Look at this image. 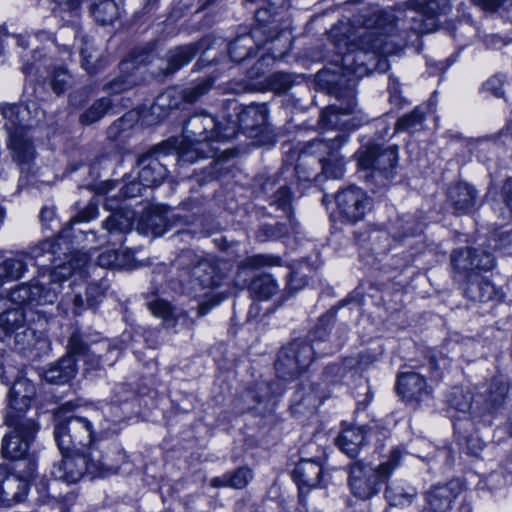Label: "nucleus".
<instances>
[{
    "mask_svg": "<svg viewBox=\"0 0 512 512\" xmlns=\"http://www.w3.org/2000/svg\"><path fill=\"white\" fill-rule=\"evenodd\" d=\"M132 218L121 212L110 215L104 222L103 228L108 234H125L131 230Z\"/></svg>",
    "mask_w": 512,
    "mask_h": 512,
    "instance_id": "44",
    "label": "nucleus"
},
{
    "mask_svg": "<svg viewBox=\"0 0 512 512\" xmlns=\"http://www.w3.org/2000/svg\"><path fill=\"white\" fill-rule=\"evenodd\" d=\"M36 470L35 461L29 459L24 462L23 468H16L15 472L7 474L0 481V507L9 508L26 499L29 483L36 477Z\"/></svg>",
    "mask_w": 512,
    "mask_h": 512,
    "instance_id": "12",
    "label": "nucleus"
},
{
    "mask_svg": "<svg viewBox=\"0 0 512 512\" xmlns=\"http://www.w3.org/2000/svg\"><path fill=\"white\" fill-rule=\"evenodd\" d=\"M111 105L110 99L106 97L95 100L93 104L81 114L80 122L84 125H91L99 121L106 115Z\"/></svg>",
    "mask_w": 512,
    "mask_h": 512,
    "instance_id": "43",
    "label": "nucleus"
},
{
    "mask_svg": "<svg viewBox=\"0 0 512 512\" xmlns=\"http://www.w3.org/2000/svg\"><path fill=\"white\" fill-rule=\"evenodd\" d=\"M478 258V250L469 247L454 250L451 254V263L459 272H475V261Z\"/></svg>",
    "mask_w": 512,
    "mask_h": 512,
    "instance_id": "41",
    "label": "nucleus"
},
{
    "mask_svg": "<svg viewBox=\"0 0 512 512\" xmlns=\"http://www.w3.org/2000/svg\"><path fill=\"white\" fill-rule=\"evenodd\" d=\"M254 297L266 300L277 293L279 285L270 274H261L254 278L249 286Z\"/></svg>",
    "mask_w": 512,
    "mask_h": 512,
    "instance_id": "39",
    "label": "nucleus"
},
{
    "mask_svg": "<svg viewBox=\"0 0 512 512\" xmlns=\"http://www.w3.org/2000/svg\"><path fill=\"white\" fill-rule=\"evenodd\" d=\"M336 444L348 457L355 458L365 445L364 430L359 427L346 428L336 438Z\"/></svg>",
    "mask_w": 512,
    "mask_h": 512,
    "instance_id": "34",
    "label": "nucleus"
},
{
    "mask_svg": "<svg viewBox=\"0 0 512 512\" xmlns=\"http://www.w3.org/2000/svg\"><path fill=\"white\" fill-rule=\"evenodd\" d=\"M495 265L493 255L486 251H478V258L475 261V272L491 270Z\"/></svg>",
    "mask_w": 512,
    "mask_h": 512,
    "instance_id": "63",
    "label": "nucleus"
},
{
    "mask_svg": "<svg viewBox=\"0 0 512 512\" xmlns=\"http://www.w3.org/2000/svg\"><path fill=\"white\" fill-rule=\"evenodd\" d=\"M396 389L399 395L408 402L420 403L429 399L432 388L419 373L409 371L398 375Z\"/></svg>",
    "mask_w": 512,
    "mask_h": 512,
    "instance_id": "19",
    "label": "nucleus"
},
{
    "mask_svg": "<svg viewBox=\"0 0 512 512\" xmlns=\"http://www.w3.org/2000/svg\"><path fill=\"white\" fill-rule=\"evenodd\" d=\"M91 13L101 25L113 23L119 15L118 6L114 0H91Z\"/></svg>",
    "mask_w": 512,
    "mask_h": 512,
    "instance_id": "38",
    "label": "nucleus"
},
{
    "mask_svg": "<svg viewBox=\"0 0 512 512\" xmlns=\"http://www.w3.org/2000/svg\"><path fill=\"white\" fill-rule=\"evenodd\" d=\"M61 454L63 458L53 466L51 475L54 479L67 484L77 483L85 477L94 479L105 476L112 468L99 449Z\"/></svg>",
    "mask_w": 512,
    "mask_h": 512,
    "instance_id": "6",
    "label": "nucleus"
},
{
    "mask_svg": "<svg viewBox=\"0 0 512 512\" xmlns=\"http://www.w3.org/2000/svg\"><path fill=\"white\" fill-rule=\"evenodd\" d=\"M97 263L103 268H119L123 265L116 250H106L99 254Z\"/></svg>",
    "mask_w": 512,
    "mask_h": 512,
    "instance_id": "61",
    "label": "nucleus"
},
{
    "mask_svg": "<svg viewBox=\"0 0 512 512\" xmlns=\"http://www.w3.org/2000/svg\"><path fill=\"white\" fill-rule=\"evenodd\" d=\"M5 423L9 431L2 439L1 453L4 458L19 460L24 458L39 430L35 419L19 417L16 414H6Z\"/></svg>",
    "mask_w": 512,
    "mask_h": 512,
    "instance_id": "10",
    "label": "nucleus"
},
{
    "mask_svg": "<svg viewBox=\"0 0 512 512\" xmlns=\"http://www.w3.org/2000/svg\"><path fill=\"white\" fill-rule=\"evenodd\" d=\"M401 452L394 448L391 450L387 461L377 467L364 461H355L347 467L348 486L351 493L362 500L369 499L376 495L384 481L399 466Z\"/></svg>",
    "mask_w": 512,
    "mask_h": 512,
    "instance_id": "5",
    "label": "nucleus"
},
{
    "mask_svg": "<svg viewBox=\"0 0 512 512\" xmlns=\"http://www.w3.org/2000/svg\"><path fill=\"white\" fill-rule=\"evenodd\" d=\"M457 492L448 484L433 486L426 492V502L433 512H447L456 498Z\"/></svg>",
    "mask_w": 512,
    "mask_h": 512,
    "instance_id": "33",
    "label": "nucleus"
},
{
    "mask_svg": "<svg viewBox=\"0 0 512 512\" xmlns=\"http://www.w3.org/2000/svg\"><path fill=\"white\" fill-rule=\"evenodd\" d=\"M28 256L19 253L8 257L0 263V288L5 282L16 281L27 271Z\"/></svg>",
    "mask_w": 512,
    "mask_h": 512,
    "instance_id": "36",
    "label": "nucleus"
},
{
    "mask_svg": "<svg viewBox=\"0 0 512 512\" xmlns=\"http://www.w3.org/2000/svg\"><path fill=\"white\" fill-rule=\"evenodd\" d=\"M398 152L396 146L371 145L359 154L358 163L363 169H372L374 177L390 180L396 175Z\"/></svg>",
    "mask_w": 512,
    "mask_h": 512,
    "instance_id": "13",
    "label": "nucleus"
},
{
    "mask_svg": "<svg viewBox=\"0 0 512 512\" xmlns=\"http://www.w3.org/2000/svg\"><path fill=\"white\" fill-rule=\"evenodd\" d=\"M502 87L503 79L500 76L491 77L483 85L485 91L491 92L495 97L498 98L503 97L504 95Z\"/></svg>",
    "mask_w": 512,
    "mask_h": 512,
    "instance_id": "64",
    "label": "nucleus"
},
{
    "mask_svg": "<svg viewBox=\"0 0 512 512\" xmlns=\"http://www.w3.org/2000/svg\"><path fill=\"white\" fill-rule=\"evenodd\" d=\"M342 142L343 135L340 133L333 138L315 139L314 147L323 150L321 175L327 179H340L344 175V164L339 155Z\"/></svg>",
    "mask_w": 512,
    "mask_h": 512,
    "instance_id": "16",
    "label": "nucleus"
},
{
    "mask_svg": "<svg viewBox=\"0 0 512 512\" xmlns=\"http://www.w3.org/2000/svg\"><path fill=\"white\" fill-rule=\"evenodd\" d=\"M68 349L69 352L67 355H71L73 358H75V356L84 357L88 352H90L89 346L77 333H73L70 336L68 341Z\"/></svg>",
    "mask_w": 512,
    "mask_h": 512,
    "instance_id": "56",
    "label": "nucleus"
},
{
    "mask_svg": "<svg viewBox=\"0 0 512 512\" xmlns=\"http://www.w3.org/2000/svg\"><path fill=\"white\" fill-rule=\"evenodd\" d=\"M398 229L401 231L397 232L395 236L399 239H404L408 236H413L422 231V226L419 222H416L412 217H408L406 220L401 219Z\"/></svg>",
    "mask_w": 512,
    "mask_h": 512,
    "instance_id": "57",
    "label": "nucleus"
},
{
    "mask_svg": "<svg viewBox=\"0 0 512 512\" xmlns=\"http://www.w3.org/2000/svg\"><path fill=\"white\" fill-rule=\"evenodd\" d=\"M424 120L423 112L415 108L412 112L399 118L395 124L397 132L412 131L421 127Z\"/></svg>",
    "mask_w": 512,
    "mask_h": 512,
    "instance_id": "47",
    "label": "nucleus"
},
{
    "mask_svg": "<svg viewBox=\"0 0 512 512\" xmlns=\"http://www.w3.org/2000/svg\"><path fill=\"white\" fill-rule=\"evenodd\" d=\"M473 296L474 301L480 302H487L501 297L495 286L484 278L481 286V294H476Z\"/></svg>",
    "mask_w": 512,
    "mask_h": 512,
    "instance_id": "62",
    "label": "nucleus"
},
{
    "mask_svg": "<svg viewBox=\"0 0 512 512\" xmlns=\"http://www.w3.org/2000/svg\"><path fill=\"white\" fill-rule=\"evenodd\" d=\"M355 106V99L350 97L345 105L333 104L326 107L320 115L319 125L324 129L342 128L345 124L342 117L352 114Z\"/></svg>",
    "mask_w": 512,
    "mask_h": 512,
    "instance_id": "31",
    "label": "nucleus"
},
{
    "mask_svg": "<svg viewBox=\"0 0 512 512\" xmlns=\"http://www.w3.org/2000/svg\"><path fill=\"white\" fill-rule=\"evenodd\" d=\"M109 288V283L105 278L97 282H91L86 289L87 305L89 307H96L104 297Z\"/></svg>",
    "mask_w": 512,
    "mask_h": 512,
    "instance_id": "50",
    "label": "nucleus"
},
{
    "mask_svg": "<svg viewBox=\"0 0 512 512\" xmlns=\"http://www.w3.org/2000/svg\"><path fill=\"white\" fill-rule=\"evenodd\" d=\"M69 304H72V312L75 315H80L87 308H89V309H93L94 308V307H89L87 305V297L84 298L80 294H75V295L66 294V295H64L63 298L61 299L60 303H59V307H62L64 309H66V307Z\"/></svg>",
    "mask_w": 512,
    "mask_h": 512,
    "instance_id": "55",
    "label": "nucleus"
},
{
    "mask_svg": "<svg viewBox=\"0 0 512 512\" xmlns=\"http://www.w3.org/2000/svg\"><path fill=\"white\" fill-rule=\"evenodd\" d=\"M176 146L177 140L175 137H171L138 159V166L140 167L138 179L143 187H155L163 182L168 172L166 164L161 161V158H164L163 151L166 147L173 150Z\"/></svg>",
    "mask_w": 512,
    "mask_h": 512,
    "instance_id": "14",
    "label": "nucleus"
},
{
    "mask_svg": "<svg viewBox=\"0 0 512 512\" xmlns=\"http://www.w3.org/2000/svg\"><path fill=\"white\" fill-rule=\"evenodd\" d=\"M36 395L34 384L20 377L13 382L8 393V407L6 414H16L19 417H26L25 412L30 407L32 399Z\"/></svg>",
    "mask_w": 512,
    "mask_h": 512,
    "instance_id": "21",
    "label": "nucleus"
},
{
    "mask_svg": "<svg viewBox=\"0 0 512 512\" xmlns=\"http://www.w3.org/2000/svg\"><path fill=\"white\" fill-rule=\"evenodd\" d=\"M140 63L141 60L138 57L123 60L119 64L120 74L107 82L104 90L112 94H119L134 87L140 80L136 73V65Z\"/></svg>",
    "mask_w": 512,
    "mask_h": 512,
    "instance_id": "26",
    "label": "nucleus"
},
{
    "mask_svg": "<svg viewBox=\"0 0 512 512\" xmlns=\"http://www.w3.org/2000/svg\"><path fill=\"white\" fill-rule=\"evenodd\" d=\"M267 119L268 107L262 103L251 104L243 108L238 114L237 121L227 120L236 125V133L238 130H241L249 137H254L263 131L267 124Z\"/></svg>",
    "mask_w": 512,
    "mask_h": 512,
    "instance_id": "20",
    "label": "nucleus"
},
{
    "mask_svg": "<svg viewBox=\"0 0 512 512\" xmlns=\"http://www.w3.org/2000/svg\"><path fill=\"white\" fill-rule=\"evenodd\" d=\"M184 102L182 98L181 91L176 89H168L165 92L159 94L152 106L154 112L157 109L160 110H169V109H177L180 107V104Z\"/></svg>",
    "mask_w": 512,
    "mask_h": 512,
    "instance_id": "45",
    "label": "nucleus"
},
{
    "mask_svg": "<svg viewBox=\"0 0 512 512\" xmlns=\"http://www.w3.org/2000/svg\"><path fill=\"white\" fill-rule=\"evenodd\" d=\"M72 84V76L63 68H57L53 71L51 86L55 93L65 92Z\"/></svg>",
    "mask_w": 512,
    "mask_h": 512,
    "instance_id": "54",
    "label": "nucleus"
},
{
    "mask_svg": "<svg viewBox=\"0 0 512 512\" xmlns=\"http://www.w3.org/2000/svg\"><path fill=\"white\" fill-rule=\"evenodd\" d=\"M323 474V457L302 458L293 470V477L298 483L300 497L304 487L316 488L320 486Z\"/></svg>",
    "mask_w": 512,
    "mask_h": 512,
    "instance_id": "23",
    "label": "nucleus"
},
{
    "mask_svg": "<svg viewBox=\"0 0 512 512\" xmlns=\"http://www.w3.org/2000/svg\"><path fill=\"white\" fill-rule=\"evenodd\" d=\"M281 258L269 254H256L247 257L239 265L242 269H259L262 267L279 266Z\"/></svg>",
    "mask_w": 512,
    "mask_h": 512,
    "instance_id": "46",
    "label": "nucleus"
},
{
    "mask_svg": "<svg viewBox=\"0 0 512 512\" xmlns=\"http://www.w3.org/2000/svg\"><path fill=\"white\" fill-rule=\"evenodd\" d=\"M181 292L213 289L222 285L228 273V263L214 258H201L192 250H183L173 263Z\"/></svg>",
    "mask_w": 512,
    "mask_h": 512,
    "instance_id": "3",
    "label": "nucleus"
},
{
    "mask_svg": "<svg viewBox=\"0 0 512 512\" xmlns=\"http://www.w3.org/2000/svg\"><path fill=\"white\" fill-rule=\"evenodd\" d=\"M37 115L38 109L33 102L27 105H0V124L4 123L3 128L7 132L8 149L22 170H29L35 158V147L28 130Z\"/></svg>",
    "mask_w": 512,
    "mask_h": 512,
    "instance_id": "2",
    "label": "nucleus"
},
{
    "mask_svg": "<svg viewBox=\"0 0 512 512\" xmlns=\"http://www.w3.org/2000/svg\"><path fill=\"white\" fill-rule=\"evenodd\" d=\"M212 87V80L204 79L194 86L181 90L182 98L185 103L193 104L199 98L207 94Z\"/></svg>",
    "mask_w": 512,
    "mask_h": 512,
    "instance_id": "48",
    "label": "nucleus"
},
{
    "mask_svg": "<svg viewBox=\"0 0 512 512\" xmlns=\"http://www.w3.org/2000/svg\"><path fill=\"white\" fill-rule=\"evenodd\" d=\"M84 45L80 48L82 67L89 73H97L105 65L102 53L95 47L90 40H84Z\"/></svg>",
    "mask_w": 512,
    "mask_h": 512,
    "instance_id": "37",
    "label": "nucleus"
},
{
    "mask_svg": "<svg viewBox=\"0 0 512 512\" xmlns=\"http://www.w3.org/2000/svg\"><path fill=\"white\" fill-rule=\"evenodd\" d=\"M447 198L456 213L465 214L475 207L477 193L469 184L459 182L449 188Z\"/></svg>",
    "mask_w": 512,
    "mask_h": 512,
    "instance_id": "28",
    "label": "nucleus"
},
{
    "mask_svg": "<svg viewBox=\"0 0 512 512\" xmlns=\"http://www.w3.org/2000/svg\"><path fill=\"white\" fill-rule=\"evenodd\" d=\"M415 8V11H410L411 16L405 15L402 19L406 22H413L412 24L419 26L420 21L418 18L426 15L429 18L437 16L438 14H445L450 8V0H410Z\"/></svg>",
    "mask_w": 512,
    "mask_h": 512,
    "instance_id": "32",
    "label": "nucleus"
},
{
    "mask_svg": "<svg viewBox=\"0 0 512 512\" xmlns=\"http://www.w3.org/2000/svg\"><path fill=\"white\" fill-rule=\"evenodd\" d=\"M275 57L270 55L262 56L247 72V77L250 81L257 80L262 77L265 71L269 68L270 62L274 61Z\"/></svg>",
    "mask_w": 512,
    "mask_h": 512,
    "instance_id": "59",
    "label": "nucleus"
},
{
    "mask_svg": "<svg viewBox=\"0 0 512 512\" xmlns=\"http://www.w3.org/2000/svg\"><path fill=\"white\" fill-rule=\"evenodd\" d=\"M447 402L451 408L459 412H467L472 406V396L462 389L455 388L448 395Z\"/></svg>",
    "mask_w": 512,
    "mask_h": 512,
    "instance_id": "49",
    "label": "nucleus"
},
{
    "mask_svg": "<svg viewBox=\"0 0 512 512\" xmlns=\"http://www.w3.org/2000/svg\"><path fill=\"white\" fill-rule=\"evenodd\" d=\"M315 139L300 153L295 171L300 180L318 181L321 177L323 150L314 147Z\"/></svg>",
    "mask_w": 512,
    "mask_h": 512,
    "instance_id": "25",
    "label": "nucleus"
},
{
    "mask_svg": "<svg viewBox=\"0 0 512 512\" xmlns=\"http://www.w3.org/2000/svg\"><path fill=\"white\" fill-rule=\"evenodd\" d=\"M335 201L342 221L349 224L363 220L372 207V199L355 185L340 190L335 196Z\"/></svg>",
    "mask_w": 512,
    "mask_h": 512,
    "instance_id": "15",
    "label": "nucleus"
},
{
    "mask_svg": "<svg viewBox=\"0 0 512 512\" xmlns=\"http://www.w3.org/2000/svg\"><path fill=\"white\" fill-rule=\"evenodd\" d=\"M72 275L71 265H57L48 276L41 275L14 286L9 292V300L19 307L31 309L54 304L62 290V283Z\"/></svg>",
    "mask_w": 512,
    "mask_h": 512,
    "instance_id": "4",
    "label": "nucleus"
},
{
    "mask_svg": "<svg viewBox=\"0 0 512 512\" xmlns=\"http://www.w3.org/2000/svg\"><path fill=\"white\" fill-rule=\"evenodd\" d=\"M416 497V491L412 487L404 488L399 485H388L385 490V498L392 506H408Z\"/></svg>",
    "mask_w": 512,
    "mask_h": 512,
    "instance_id": "42",
    "label": "nucleus"
},
{
    "mask_svg": "<svg viewBox=\"0 0 512 512\" xmlns=\"http://www.w3.org/2000/svg\"><path fill=\"white\" fill-rule=\"evenodd\" d=\"M177 146L175 149L166 147L163 151V157L174 156L175 160L183 163H194L199 158L208 157L212 151H205L200 148L202 144H190L185 138L179 141L177 138Z\"/></svg>",
    "mask_w": 512,
    "mask_h": 512,
    "instance_id": "35",
    "label": "nucleus"
},
{
    "mask_svg": "<svg viewBox=\"0 0 512 512\" xmlns=\"http://www.w3.org/2000/svg\"><path fill=\"white\" fill-rule=\"evenodd\" d=\"M273 38L265 26L254 27L249 33L237 36L228 45V53L232 61L242 62L253 56L265 41L263 37Z\"/></svg>",
    "mask_w": 512,
    "mask_h": 512,
    "instance_id": "17",
    "label": "nucleus"
},
{
    "mask_svg": "<svg viewBox=\"0 0 512 512\" xmlns=\"http://www.w3.org/2000/svg\"><path fill=\"white\" fill-rule=\"evenodd\" d=\"M364 26L366 31L358 43H351L341 58L342 69L356 78L371 72L376 53L397 54L407 46L411 32H424L417 25L407 24L392 9L374 12L364 20Z\"/></svg>",
    "mask_w": 512,
    "mask_h": 512,
    "instance_id": "1",
    "label": "nucleus"
},
{
    "mask_svg": "<svg viewBox=\"0 0 512 512\" xmlns=\"http://www.w3.org/2000/svg\"><path fill=\"white\" fill-rule=\"evenodd\" d=\"M40 267H50L51 271L57 265H68L73 268V273L80 270L87 263L86 255H71L68 243L62 238L46 239L31 247L26 254Z\"/></svg>",
    "mask_w": 512,
    "mask_h": 512,
    "instance_id": "11",
    "label": "nucleus"
},
{
    "mask_svg": "<svg viewBox=\"0 0 512 512\" xmlns=\"http://www.w3.org/2000/svg\"><path fill=\"white\" fill-rule=\"evenodd\" d=\"M482 281L483 277L479 273H469L464 287L465 296L474 301L473 295L481 294Z\"/></svg>",
    "mask_w": 512,
    "mask_h": 512,
    "instance_id": "60",
    "label": "nucleus"
},
{
    "mask_svg": "<svg viewBox=\"0 0 512 512\" xmlns=\"http://www.w3.org/2000/svg\"><path fill=\"white\" fill-rule=\"evenodd\" d=\"M508 391L509 386L506 382L493 378L478 396L476 403L482 405L483 412L494 413L503 407Z\"/></svg>",
    "mask_w": 512,
    "mask_h": 512,
    "instance_id": "27",
    "label": "nucleus"
},
{
    "mask_svg": "<svg viewBox=\"0 0 512 512\" xmlns=\"http://www.w3.org/2000/svg\"><path fill=\"white\" fill-rule=\"evenodd\" d=\"M317 344L316 338H311L309 342L294 340L282 347L275 362L278 378L284 381L295 380L311 364L316 353L328 354L333 352L332 348L322 350L316 346Z\"/></svg>",
    "mask_w": 512,
    "mask_h": 512,
    "instance_id": "8",
    "label": "nucleus"
},
{
    "mask_svg": "<svg viewBox=\"0 0 512 512\" xmlns=\"http://www.w3.org/2000/svg\"><path fill=\"white\" fill-rule=\"evenodd\" d=\"M0 328L5 335L15 336V343L25 349L34 339V331L27 326L26 316L22 309H8L0 314Z\"/></svg>",
    "mask_w": 512,
    "mask_h": 512,
    "instance_id": "18",
    "label": "nucleus"
},
{
    "mask_svg": "<svg viewBox=\"0 0 512 512\" xmlns=\"http://www.w3.org/2000/svg\"><path fill=\"white\" fill-rule=\"evenodd\" d=\"M205 48H207V39L175 47L167 53L165 66L159 67L160 73L164 76L174 74L181 67L190 63Z\"/></svg>",
    "mask_w": 512,
    "mask_h": 512,
    "instance_id": "22",
    "label": "nucleus"
},
{
    "mask_svg": "<svg viewBox=\"0 0 512 512\" xmlns=\"http://www.w3.org/2000/svg\"><path fill=\"white\" fill-rule=\"evenodd\" d=\"M76 359L65 355L43 372L44 379L51 384H65L76 375Z\"/></svg>",
    "mask_w": 512,
    "mask_h": 512,
    "instance_id": "30",
    "label": "nucleus"
},
{
    "mask_svg": "<svg viewBox=\"0 0 512 512\" xmlns=\"http://www.w3.org/2000/svg\"><path fill=\"white\" fill-rule=\"evenodd\" d=\"M54 438L61 453L98 449L93 422L86 416L72 414L58 421Z\"/></svg>",
    "mask_w": 512,
    "mask_h": 512,
    "instance_id": "7",
    "label": "nucleus"
},
{
    "mask_svg": "<svg viewBox=\"0 0 512 512\" xmlns=\"http://www.w3.org/2000/svg\"><path fill=\"white\" fill-rule=\"evenodd\" d=\"M282 391L283 388L278 382H259L251 395L257 403H262L270 397L280 395Z\"/></svg>",
    "mask_w": 512,
    "mask_h": 512,
    "instance_id": "51",
    "label": "nucleus"
},
{
    "mask_svg": "<svg viewBox=\"0 0 512 512\" xmlns=\"http://www.w3.org/2000/svg\"><path fill=\"white\" fill-rule=\"evenodd\" d=\"M229 488L243 489L253 478V472L247 467H239L232 472H228Z\"/></svg>",
    "mask_w": 512,
    "mask_h": 512,
    "instance_id": "53",
    "label": "nucleus"
},
{
    "mask_svg": "<svg viewBox=\"0 0 512 512\" xmlns=\"http://www.w3.org/2000/svg\"><path fill=\"white\" fill-rule=\"evenodd\" d=\"M147 306L154 316L162 319L166 328H174L181 317V313H176L170 303L163 299L149 301Z\"/></svg>",
    "mask_w": 512,
    "mask_h": 512,
    "instance_id": "40",
    "label": "nucleus"
},
{
    "mask_svg": "<svg viewBox=\"0 0 512 512\" xmlns=\"http://www.w3.org/2000/svg\"><path fill=\"white\" fill-rule=\"evenodd\" d=\"M236 135V125L227 119L217 120L206 112L193 114L184 124L182 136L190 144H207L229 140Z\"/></svg>",
    "mask_w": 512,
    "mask_h": 512,
    "instance_id": "9",
    "label": "nucleus"
},
{
    "mask_svg": "<svg viewBox=\"0 0 512 512\" xmlns=\"http://www.w3.org/2000/svg\"><path fill=\"white\" fill-rule=\"evenodd\" d=\"M270 205L275 206L277 209L282 210L288 216L290 213L293 215L291 209V192L290 189L283 185L271 197Z\"/></svg>",
    "mask_w": 512,
    "mask_h": 512,
    "instance_id": "52",
    "label": "nucleus"
},
{
    "mask_svg": "<svg viewBox=\"0 0 512 512\" xmlns=\"http://www.w3.org/2000/svg\"><path fill=\"white\" fill-rule=\"evenodd\" d=\"M298 222L291 213L286 221L275 224H262L255 231V239L260 243L276 241L297 232Z\"/></svg>",
    "mask_w": 512,
    "mask_h": 512,
    "instance_id": "29",
    "label": "nucleus"
},
{
    "mask_svg": "<svg viewBox=\"0 0 512 512\" xmlns=\"http://www.w3.org/2000/svg\"><path fill=\"white\" fill-rule=\"evenodd\" d=\"M299 76L294 73L277 71L267 76L263 81L245 83L242 91H272L277 95L287 93L298 83Z\"/></svg>",
    "mask_w": 512,
    "mask_h": 512,
    "instance_id": "24",
    "label": "nucleus"
},
{
    "mask_svg": "<svg viewBox=\"0 0 512 512\" xmlns=\"http://www.w3.org/2000/svg\"><path fill=\"white\" fill-rule=\"evenodd\" d=\"M98 216V206L95 202L90 201L85 208L79 211L74 217H72L68 224L73 225L76 223L89 222Z\"/></svg>",
    "mask_w": 512,
    "mask_h": 512,
    "instance_id": "58",
    "label": "nucleus"
}]
</instances>
